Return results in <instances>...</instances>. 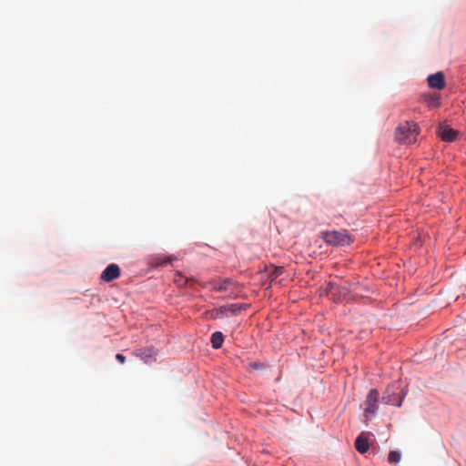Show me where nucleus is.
I'll return each instance as SVG.
<instances>
[{
  "instance_id": "7",
  "label": "nucleus",
  "mask_w": 466,
  "mask_h": 466,
  "mask_svg": "<svg viewBox=\"0 0 466 466\" xmlns=\"http://www.w3.org/2000/svg\"><path fill=\"white\" fill-rule=\"evenodd\" d=\"M235 284L232 279H225L221 280H213L209 282L211 289L218 292L227 291Z\"/></svg>"
},
{
  "instance_id": "5",
  "label": "nucleus",
  "mask_w": 466,
  "mask_h": 466,
  "mask_svg": "<svg viewBox=\"0 0 466 466\" xmlns=\"http://www.w3.org/2000/svg\"><path fill=\"white\" fill-rule=\"evenodd\" d=\"M120 276V268L116 264L108 265L101 274V279L105 282H111Z\"/></svg>"
},
{
  "instance_id": "10",
  "label": "nucleus",
  "mask_w": 466,
  "mask_h": 466,
  "mask_svg": "<svg viewBox=\"0 0 466 466\" xmlns=\"http://www.w3.org/2000/svg\"><path fill=\"white\" fill-rule=\"evenodd\" d=\"M329 294L334 299L340 300L341 297L345 298L349 294V289L346 287L329 284Z\"/></svg>"
},
{
  "instance_id": "15",
  "label": "nucleus",
  "mask_w": 466,
  "mask_h": 466,
  "mask_svg": "<svg viewBox=\"0 0 466 466\" xmlns=\"http://www.w3.org/2000/svg\"><path fill=\"white\" fill-rule=\"evenodd\" d=\"M283 273V268L282 267H274L271 266L268 269V275L270 279V281H274L278 277H279Z\"/></svg>"
},
{
  "instance_id": "8",
  "label": "nucleus",
  "mask_w": 466,
  "mask_h": 466,
  "mask_svg": "<svg viewBox=\"0 0 466 466\" xmlns=\"http://www.w3.org/2000/svg\"><path fill=\"white\" fill-rule=\"evenodd\" d=\"M156 354L157 352L153 348L139 349L134 352L135 356L139 357L146 363H151L152 361H155Z\"/></svg>"
},
{
  "instance_id": "6",
  "label": "nucleus",
  "mask_w": 466,
  "mask_h": 466,
  "mask_svg": "<svg viewBox=\"0 0 466 466\" xmlns=\"http://www.w3.org/2000/svg\"><path fill=\"white\" fill-rule=\"evenodd\" d=\"M428 84L431 88L442 89L445 86V79L442 72L430 75L428 76Z\"/></svg>"
},
{
  "instance_id": "17",
  "label": "nucleus",
  "mask_w": 466,
  "mask_h": 466,
  "mask_svg": "<svg viewBox=\"0 0 466 466\" xmlns=\"http://www.w3.org/2000/svg\"><path fill=\"white\" fill-rule=\"evenodd\" d=\"M240 309H241V308H240L239 306H238L237 304H233V305H230V306H229V307H228V308H225V310L228 309V310H230L232 313H236V312L239 311V310H240Z\"/></svg>"
},
{
  "instance_id": "3",
  "label": "nucleus",
  "mask_w": 466,
  "mask_h": 466,
  "mask_svg": "<svg viewBox=\"0 0 466 466\" xmlns=\"http://www.w3.org/2000/svg\"><path fill=\"white\" fill-rule=\"evenodd\" d=\"M323 239L326 243L334 246L349 245L351 242L350 235L345 230L324 232Z\"/></svg>"
},
{
  "instance_id": "9",
  "label": "nucleus",
  "mask_w": 466,
  "mask_h": 466,
  "mask_svg": "<svg viewBox=\"0 0 466 466\" xmlns=\"http://www.w3.org/2000/svg\"><path fill=\"white\" fill-rule=\"evenodd\" d=\"M368 435L369 433L362 432L355 441V448L360 453L367 452L370 448Z\"/></svg>"
},
{
  "instance_id": "19",
  "label": "nucleus",
  "mask_w": 466,
  "mask_h": 466,
  "mask_svg": "<svg viewBox=\"0 0 466 466\" xmlns=\"http://www.w3.org/2000/svg\"><path fill=\"white\" fill-rule=\"evenodd\" d=\"M252 366H253L254 368H258V364H257V363H254Z\"/></svg>"
},
{
  "instance_id": "12",
  "label": "nucleus",
  "mask_w": 466,
  "mask_h": 466,
  "mask_svg": "<svg viewBox=\"0 0 466 466\" xmlns=\"http://www.w3.org/2000/svg\"><path fill=\"white\" fill-rule=\"evenodd\" d=\"M176 259H177V258L175 256H168L167 258L156 257L152 259L150 264L153 267L164 266L168 263H171L173 260H176Z\"/></svg>"
},
{
  "instance_id": "4",
  "label": "nucleus",
  "mask_w": 466,
  "mask_h": 466,
  "mask_svg": "<svg viewBox=\"0 0 466 466\" xmlns=\"http://www.w3.org/2000/svg\"><path fill=\"white\" fill-rule=\"evenodd\" d=\"M380 393L376 389H372L370 390L367 400L365 401V416L368 418L369 416L374 415L377 408H378V400H379Z\"/></svg>"
},
{
  "instance_id": "1",
  "label": "nucleus",
  "mask_w": 466,
  "mask_h": 466,
  "mask_svg": "<svg viewBox=\"0 0 466 466\" xmlns=\"http://www.w3.org/2000/svg\"><path fill=\"white\" fill-rule=\"evenodd\" d=\"M419 131L416 123L406 121L397 127L395 137L400 143L410 145L417 141Z\"/></svg>"
},
{
  "instance_id": "11",
  "label": "nucleus",
  "mask_w": 466,
  "mask_h": 466,
  "mask_svg": "<svg viewBox=\"0 0 466 466\" xmlns=\"http://www.w3.org/2000/svg\"><path fill=\"white\" fill-rule=\"evenodd\" d=\"M439 136L443 141L452 142L457 137V131L450 128L449 127H441L439 129Z\"/></svg>"
},
{
  "instance_id": "14",
  "label": "nucleus",
  "mask_w": 466,
  "mask_h": 466,
  "mask_svg": "<svg viewBox=\"0 0 466 466\" xmlns=\"http://www.w3.org/2000/svg\"><path fill=\"white\" fill-rule=\"evenodd\" d=\"M224 341V336L221 332L216 331L211 336V343L214 349L221 348Z\"/></svg>"
},
{
  "instance_id": "13",
  "label": "nucleus",
  "mask_w": 466,
  "mask_h": 466,
  "mask_svg": "<svg viewBox=\"0 0 466 466\" xmlns=\"http://www.w3.org/2000/svg\"><path fill=\"white\" fill-rule=\"evenodd\" d=\"M193 280H194L193 279H188V278L185 277L180 271H177L175 278H174V283L178 288H184L187 286V283H189L190 281H193Z\"/></svg>"
},
{
  "instance_id": "2",
  "label": "nucleus",
  "mask_w": 466,
  "mask_h": 466,
  "mask_svg": "<svg viewBox=\"0 0 466 466\" xmlns=\"http://www.w3.org/2000/svg\"><path fill=\"white\" fill-rule=\"evenodd\" d=\"M403 397L404 393L400 389V384L398 382H393L387 387L382 396V401L385 404L400 407Z\"/></svg>"
},
{
  "instance_id": "16",
  "label": "nucleus",
  "mask_w": 466,
  "mask_h": 466,
  "mask_svg": "<svg viewBox=\"0 0 466 466\" xmlns=\"http://www.w3.org/2000/svg\"><path fill=\"white\" fill-rule=\"evenodd\" d=\"M400 461V454L398 451H391L388 455V461L390 463H398Z\"/></svg>"
},
{
  "instance_id": "18",
  "label": "nucleus",
  "mask_w": 466,
  "mask_h": 466,
  "mask_svg": "<svg viewBox=\"0 0 466 466\" xmlns=\"http://www.w3.org/2000/svg\"><path fill=\"white\" fill-rule=\"evenodd\" d=\"M116 359L120 362V363H125L126 361V357L122 354H116Z\"/></svg>"
}]
</instances>
